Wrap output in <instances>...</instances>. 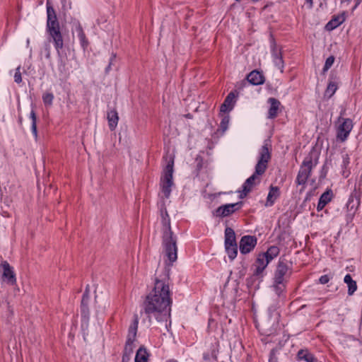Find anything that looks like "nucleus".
Wrapping results in <instances>:
<instances>
[{"mask_svg": "<svg viewBox=\"0 0 362 362\" xmlns=\"http://www.w3.org/2000/svg\"><path fill=\"white\" fill-rule=\"evenodd\" d=\"M226 251L230 260H233L238 254V246L237 245H225Z\"/></svg>", "mask_w": 362, "mask_h": 362, "instance_id": "26", "label": "nucleus"}, {"mask_svg": "<svg viewBox=\"0 0 362 362\" xmlns=\"http://www.w3.org/2000/svg\"><path fill=\"white\" fill-rule=\"evenodd\" d=\"M274 287L276 293L279 296L286 288V282H281V284L274 282Z\"/></svg>", "mask_w": 362, "mask_h": 362, "instance_id": "34", "label": "nucleus"}, {"mask_svg": "<svg viewBox=\"0 0 362 362\" xmlns=\"http://www.w3.org/2000/svg\"><path fill=\"white\" fill-rule=\"evenodd\" d=\"M240 204L241 203H235L222 205L216 209L215 215L218 217L228 216L237 211Z\"/></svg>", "mask_w": 362, "mask_h": 362, "instance_id": "12", "label": "nucleus"}, {"mask_svg": "<svg viewBox=\"0 0 362 362\" xmlns=\"http://www.w3.org/2000/svg\"><path fill=\"white\" fill-rule=\"evenodd\" d=\"M246 79L247 81H242L240 84L237 85L238 89L243 88V87L247 85V82L255 86L261 85L264 83V76L263 74L257 70L252 71L247 76Z\"/></svg>", "mask_w": 362, "mask_h": 362, "instance_id": "8", "label": "nucleus"}, {"mask_svg": "<svg viewBox=\"0 0 362 362\" xmlns=\"http://www.w3.org/2000/svg\"><path fill=\"white\" fill-rule=\"evenodd\" d=\"M305 1H306L307 3H308V4H310V6H313V0H305Z\"/></svg>", "mask_w": 362, "mask_h": 362, "instance_id": "45", "label": "nucleus"}, {"mask_svg": "<svg viewBox=\"0 0 362 362\" xmlns=\"http://www.w3.org/2000/svg\"><path fill=\"white\" fill-rule=\"evenodd\" d=\"M332 197V190L329 189L325 192L320 197V201H321L322 203H324V204H327L331 200Z\"/></svg>", "mask_w": 362, "mask_h": 362, "instance_id": "31", "label": "nucleus"}, {"mask_svg": "<svg viewBox=\"0 0 362 362\" xmlns=\"http://www.w3.org/2000/svg\"><path fill=\"white\" fill-rule=\"evenodd\" d=\"M334 60H335V58L334 56H330L326 59L324 67H323L324 73L327 71L329 70V69L333 65Z\"/></svg>", "mask_w": 362, "mask_h": 362, "instance_id": "33", "label": "nucleus"}, {"mask_svg": "<svg viewBox=\"0 0 362 362\" xmlns=\"http://www.w3.org/2000/svg\"><path fill=\"white\" fill-rule=\"evenodd\" d=\"M30 117L32 120L31 130L35 138H37V116L34 110L30 112Z\"/></svg>", "mask_w": 362, "mask_h": 362, "instance_id": "28", "label": "nucleus"}, {"mask_svg": "<svg viewBox=\"0 0 362 362\" xmlns=\"http://www.w3.org/2000/svg\"><path fill=\"white\" fill-rule=\"evenodd\" d=\"M149 354L144 346H141L136 351L135 362H148Z\"/></svg>", "mask_w": 362, "mask_h": 362, "instance_id": "22", "label": "nucleus"}, {"mask_svg": "<svg viewBox=\"0 0 362 362\" xmlns=\"http://www.w3.org/2000/svg\"><path fill=\"white\" fill-rule=\"evenodd\" d=\"M54 99V95L51 93H45L42 95V100L45 105H51Z\"/></svg>", "mask_w": 362, "mask_h": 362, "instance_id": "32", "label": "nucleus"}, {"mask_svg": "<svg viewBox=\"0 0 362 362\" xmlns=\"http://www.w3.org/2000/svg\"><path fill=\"white\" fill-rule=\"evenodd\" d=\"M329 281V277L328 276V275H323V276H320V278L319 279V281L322 284H325L328 283Z\"/></svg>", "mask_w": 362, "mask_h": 362, "instance_id": "40", "label": "nucleus"}, {"mask_svg": "<svg viewBox=\"0 0 362 362\" xmlns=\"http://www.w3.org/2000/svg\"><path fill=\"white\" fill-rule=\"evenodd\" d=\"M138 325H139V317H138L137 314H134V320H133L132 323L130 325V326L129 327V331H128L127 339H129V341L136 340Z\"/></svg>", "mask_w": 362, "mask_h": 362, "instance_id": "17", "label": "nucleus"}, {"mask_svg": "<svg viewBox=\"0 0 362 362\" xmlns=\"http://www.w3.org/2000/svg\"><path fill=\"white\" fill-rule=\"evenodd\" d=\"M167 362H177V361L174 359H170V360L168 361Z\"/></svg>", "mask_w": 362, "mask_h": 362, "instance_id": "48", "label": "nucleus"}, {"mask_svg": "<svg viewBox=\"0 0 362 362\" xmlns=\"http://www.w3.org/2000/svg\"><path fill=\"white\" fill-rule=\"evenodd\" d=\"M76 31L78 33V38L80 40L82 47L83 48L87 47V46L88 45V41L86 39V35L83 32V30L80 25L77 27Z\"/></svg>", "mask_w": 362, "mask_h": 362, "instance_id": "25", "label": "nucleus"}, {"mask_svg": "<svg viewBox=\"0 0 362 362\" xmlns=\"http://www.w3.org/2000/svg\"><path fill=\"white\" fill-rule=\"evenodd\" d=\"M214 360H216V361L217 360V357L216 355H214Z\"/></svg>", "mask_w": 362, "mask_h": 362, "instance_id": "50", "label": "nucleus"}, {"mask_svg": "<svg viewBox=\"0 0 362 362\" xmlns=\"http://www.w3.org/2000/svg\"><path fill=\"white\" fill-rule=\"evenodd\" d=\"M134 341H129V339H127L124 349V354L123 356H126L127 360H129V356L132 354L134 350Z\"/></svg>", "mask_w": 362, "mask_h": 362, "instance_id": "29", "label": "nucleus"}, {"mask_svg": "<svg viewBox=\"0 0 362 362\" xmlns=\"http://www.w3.org/2000/svg\"><path fill=\"white\" fill-rule=\"evenodd\" d=\"M326 206V204H324V203H322L321 201L319 200L318 204L317 206V211H321L323 209V208Z\"/></svg>", "mask_w": 362, "mask_h": 362, "instance_id": "42", "label": "nucleus"}, {"mask_svg": "<svg viewBox=\"0 0 362 362\" xmlns=\"http://www.w3.org/2000/svg\"><path fill=\"white\" fill-rule=\"evenodd\" d=\"M276 351H277V350L276 349H273L271 351V353L269 355V362H277L278 360L276 356Z\"/></svg>", "mask_w": 362, "mask_h": 362, "instance_id": "38", "label": "nucleus"}, {"mask_svg": "<svg viewBox=\"0 0 362 362\" xmlns=\"http://www.w3.org/2000/svg\"><path fill=\"white\" fill-rule=\"evenodd\" d=\"M202 163V160H200V161L199 162V163L197 164V167H198L199 168H202V163Z\"/></svg>", "mask_w": 362, "mask_h": 362, "instance_id": "47", "label": "nucleus"}, {"mask_svg": "<svg viewBox=\"0 0 362 362\" xmlns=\"http://www.w3.org/2000/svg\"><path fill=\"white\" fill-rule=\"evenodd\" d=\"M3 269L2 279L10 285H15L16 284V278L13 268L10 266L8 262L3 261L1 264Z\"/></svg>", "mask_w": 362, "mask_h": 362, "instance_id": "10", "label": "nucleus"}, {"mask_svg": "<svg viewBox=\"0 0 362 362\" xmlns=\"http://www.w3.org/2000/svg\"><path fill=\"white\" fill-rule=\"evenodd\" d=\"M257 238L252 235H245L240 241V251L242 254L250 252L257 245Z\"/></svg>", "mask_w": 362, "mask_h": 362, "instance_id": "9", "label": "nucleus"}, {"mask_svg": "<svg viewBox=\"0 0 362 362\" xmlns=\"http://www.w3.org/2000/svg\"><path fill=\"white\" fill-rule=\"evenodd\" d=\"M344 112H341L336 124L337 139L341 142H344L347 139L354 127L352 119L342 117Z\"/></svg>", "mask_w": 362, "mask_h": 362, "instance_id": "5", "label": "nucleus"}, {"mask_svg": "<svg viewBox=\"0 0 362 362\" xmlns=\"http://www.w3.org/2000/svg\"><path fill=\"white\" fill-rule=\"evenodd\" d=\"M228 123H229L228 117H224L222 119L221 124H220V127L221 128L223 132H225L228 129Z\"/></svg>", "mask_w": 362, "mask_h": 362, "instance_id": "36", "label": "nucleus"}, {"mask_svg": "<svg viewBox=\"0 0 362 362\" xmlns=\"http://www.w3.org/2000/svg\"><path fill=\"white\" fill-rule=\"evenodd\" d=\"M162 223V243L165 255L172 264L177 259V237L170 226V218L166 207L163 204L160 209Z\"/></svg>", "mask_w": 362, "mask_h": 362, "instance_id": "2", "label": "nucleus"}, {"mask_svg": "<svg viewBox=\"0 0 362 362\" xmlns=\"http://www.w3.org/2000/svg\"><path fill=\"white\" fill-rule=\"evenodd\" d=\"M47 28L49 34L54 41V47L59 52V49L63 48L64 42L58 21L47 22Z\"/></svg>", "mask_w": 362, "mask_h": 362, "instance_id": "7", "label": "nucleus"}, {"mask_svg": "<svg viewBox=\"0 0 362 362\" xmlns=\"http://www.w3.org/2000/svg\"><path fill=\"white\" fill-rule=\"evenodd\" d=\"M209 356H208V355H206V354H204V360H209Z\"/></svg>", "mask_w": 362, "mask_h": 362, "instance_id": "46", "label": "nucleus"}, {"mask_svg": "<svg viewBox=\"0 0 362 362\" xmlns=\"http://www.w3.org/2000/svg\"><path fill=\"white\" fill-rule=\"evenodd\" d=\"M235 98V94L233 92H230L226 98L223 103L221 105V112H227L230 111L233 107Z\"/></svg>", "mask_w": 362, "mask_h": 362, "instance_id": "18", "label": "nucleus"}, {"mask_svg": "<svg viewBox=\"0 0 362 362\" xmlns=\"http://www.w3.org/2000/svg\"><path fill=\"white\" fill-rule=\"evenodd\" d=\"M345 15L342 13L341 15L334 16L331 21H329L325 25V28L327 30H332L334 28L339 26L341 23H343L345 21Z\"/></svg>", "mask_w": 362, "mask_h": 362, "instance_id": "16", "label": "nucleus"}, {"mask_svg": "<svg viewBox=\"0 0 362 362\" xmlns=\"http://www.w3.org/2000/svg\"><path fill=\"white\" fill-rule=\"evenodd\" d=\"M237 245L235 234L231 228L227 227L225 230V245Z\"/></svg>", "mask_w": 362, "mask_h": 362, "instance_id": "20", "label": "nucleus"}, {"mask_svg": "<svg viewBox=\"0 0 362 362\" xmlns=\"http://www.w3.org/2000/svg\"><path fill=\"white\" fill-rule=\"evenodd\" d=\"M268 103L270 104V107L268 110L267 117L269 119L276 118L278 115V111L281 105V103L274 98H269Z\"/></svg>", "mask_w": 362, "mask_h": 362, "instance_id": "15", "label": "nucleus"}, {"mask_svg": "<svg viewBox=\"0 0 362 362\" xmlns=\"http://www.w3.org/2000/svg\"><path fill=\"white\" fill-rule=\"evenodd\" d=\"M82 314L85 316L88 314V305L85 304V308L83 309L82 305H81Z\"/></svg>", "mask_w": 362, "mask_h": 362, "instance_id": "41", "label": "nucleus"}, {"mask_svg": "<svg viewBox=\"0 0 362 362\" xmlns=\"http://www.w3.org/2000/svg\"><path fill=\"white\" fill-rule=\"evenodd\" d=\"M236 1H240V0H235Z\"/></svg>", "mask_w": 362, "mask_h": 362, "instance_id": "51", "label": "nucleus"}, {"mask_svg": "<svg viewBox=\"0 0 362 362\" xmlns=\"http://www.w3.org/2000/svg\"><path fill=\"white\" fill-rule=\"evenodd\" d=\"M317 160H314L312 155H308L305 158L296 177L297 185H303L306 183L313 168L317 165Z\"/></svg>", "mask_w": 362, "mask_h": 362, "instance_id": "6", "label": "nucleus"}, {"mask_svg": "<svg viewBox=\"0 0 362 362\" xmlns=\"http://www.w3.org/2000/svg\"><path fill=\"white\" fill-rule=\"evenodd\" d=\"M279 252L280 249L279 247L272 245L270 246L265 252L262 253L267 257L269 262H271L279 255Z\"/></svg>", "mask_w": 362, "mask_h": 362, "instance_id": "24", "label": "nucleus"}, {"mask_svg": "<svg viewBox=\"0 0 362 362\" xmlns=\"http://www.w3.org/2000/svg\"><path fill=\"white\" fill-rule=\"evenodd\" d=\"M107 119L110 129L111 130H114L117 127L119 120L117 112L115 110H112L108 112Z\"/></svg>", "mask_w": 362, "mask_h": 362, "instance_id": "21", "label": "nucleus"}, {"mask_svg": "<svg viewBox=\"0 0 362 362\" xmlns=\"http://www.w3.org/2000/svg\"><path fill=\"white\" fill-rule=\"evenodd\" d=\"M270 158L269 144L268 142H265L261 148L260 156L255 166V173L245 180L243 185V190L240 195V198L246 197L252 188L260 182L261 176L265 173Z\"/></svg>", "mask_w": 362, "mask_h": 362, "instance_id": "3", "label": "nucleus"}, {"mask_svg": "<svg viewBox=\"0 0 362 362\" xmlns=\"http://www.w3.org/2000/svg\"><path fill=\"white\" fill-rule=\"evenodd\" d=\"M275 64L279 67H283L284 66V62L282 59V57L281 55L279 56V54H276L275 57Z\"/></svg>", "mask_w": 362, "mask_h": 362, "instance_id": "39", "label": "nucleus"}, {"mask_svg": "<svg viewBox=\"0 0 362 362\" xmlns=\"http://www.w3.org/2000/svg\"><path fill=\"white\" fill-rule=\"evenodd\" d=\"M280 196L279 188L276 186L271 185L269 187V192L268 193L267 201L265 203L266 206H272L274 205L275 201Z\"/></svg>", "mask_w": 362, "mask_h": 362, "instance_id": "14", "label": "nucleus"}, {"mask_svg": "<svg viewBox=\"0 0 362 362\" xmlns=\"http://www.w3.org/2000/svg\"><path fill=\"white\" fill-rule=\"evenodd\" d=\"M174 167V158L169 157L166 166L163 170V175L160 178V186L162 192L165 198H168L170 195L171 187L173 185V174Z\"/></svg>", "mask_w": 362, "mask_h": 362, "instance_id": "4", "label": "nucleus"}, {"mask_svg": "<svg viewBox=\"0 0 362 362\" xmlns=\"http://www.w3.org/2000/svg\"><path fill=\"white\" fill-rule=\"evenodd\" d=\"M344 283H346L348 286V293L351 296L357 289V284L355 281L352 279V277L350 274H346L344 279Z\"/></svg>", "mask_w": 362, "mask_h": 362, "instance_id": "23", "label": "nucleus"}, {"mask_svg": "<svg viewBox=\"0 0 362 362\" xmlns=\"http://www.w3.org/2000/svg\"><path fill=\"white\" fill-rule=\"evenodd\" d=\"M47 22L58 21L54 9L50 5V4L49 2L47 3Z\"/></svg>", "mask_w": 362, "mask_h": 362, "instance_id": "27", "label": "nucleus"}, {"mask_svg": "<svg viewBox=\"0 0 362 362\" xmlns=\"http://www.w3.org/2000/svg\"><path fill=\"white\" fill-rule=\"evenodd\" d=\"M185 117L186 118H187V119H192V115L191 114H189V113L185 115Z\"/></svg>", "mask_w": 362, "mask_h": 362, "instance_id": "43", "label": "nucleus"}, {"mask_svg": "<svg viewBox=\"0 0 362 362\" xmlns=\"http://www.w3.org/2000/svg\"><path fill=\"white\" fill-rule=\"evenodd\" d=\"M288 271V267L287 264L283 261H279L274 273V282L279 284H281V282H286V276Z\"/></svg>", "mask_w": 362, "mask_h": 362, "instance_id": "13", "label": "nucleus"}, {"mask_svg": "<svg viewBox=\"0 0 362 362\" xmlns=\"http://www.w3.org/2000/svg\"><path fill=\"white\" fill-rule=\"evenodd\" d=\"M297 358L300 361L303 360L306 362H317V360L314 355L308 350L301 349L298 351Z\"/></svg>", "mask_w": 362, "mask_h": 362, "instance_id": "19", "label": "nucleus"}, {"mask_svg": "<svg viewBox=\"0 0 362 362\" xmlns=\"http://www.w3.org/2000/svg\"><path fill=\"white\" fill-rule=\"evenodd\" d=\"M88 298H89V294H88V291L86 290L84 292L83 297H82V300H81V304H82L83 309L85 308V304L88 305Z\"/></svg>", "mask_w": 362, "mask_h": 362, "instance_id": "37", "label": "nucleus"}, {"mask_svg": "<svg viewBox=\"0 0 362 362\" xmlns=\"http://www.w3.org/2000/svg\"><path fill=\"white\" fill-rule=\"evenodd\" d=\"M14 81L17 83H20L22 82L21 66L17 67L16 69V73L14 74Z\"/></svg>", "mask_w": 362, "mask_h": 362, "instance_id": "35", "label": "nucleus"}, {"mask_svg": "<svg viewBox=\"0 0 362 362\" xmlns=\"http://www.w3.org/2000/svg\"><path fill=\"white\" fill-rule=\"evenodd\" d=\"M129 360H127V356H122V362H128Z\"/></svg>", "mask_w": 362, "mask_h": 362, "instance_id": "44", "label": "nucleus"}, {"mask_svg": "<svg viewBox=\"0 0 362 362\" xmlns=\"http://www.w3.org/2000/svg\"><path fill=\"white\" fill-rule=\"evenodd\" d=\"M111 62L109 64L108 66L107 67V71H108L110 69Z\"/></svg>", "mask_w": 362, "mask_h": 362, "instance_id": "49", "label": "nucleus"}, {"mask_svg": "<svg viewBox=\"0 0 362 362\" xmlns=\"http://www.w3.org/2000/svg\"><path fill=\"white\" fill-rule=\"evenodd\" d=\"M269 262H269L267 257L263 255L262 252L259 253L253 264V274L257 276H261Z\"/></svg>", "mask_w": 362, "mask_h": 362, "instance_id": "11", "label": "nucleus"}, {"mask_svg": "<svg viewBox=\"0 0 362 362\" xmlns=\"http://www.w3.org/2000/svg\"><path fill=\"white\" fill-rule=\"evenodd\" d=\"M170 296L169 272L165 271L163 274L156 278L154 287L146 296L143 304L144 313L149 320L154 317L159 322H165L167 329L168 321L170 325L172 304Z\"/></svg>", "mask_w": 362, "mask_h": 362, "instance_id": "1", "label": "nucleus"}, {"mask_svg": "<svg viewBox=\"0 0 362 362\" xmlns=\"http://www.w3.org/2000/svg\"><path fill=\"white\" fill-rule=\"evenodd\" d=\"M337 89V83L332 81H330L325 90V95L327 98H330L336 92Z\"/></svg>", "mask_w": 362, "mask_h": 362, "instance_id": "30", "label": "nucleus"}]
</instances>
